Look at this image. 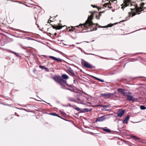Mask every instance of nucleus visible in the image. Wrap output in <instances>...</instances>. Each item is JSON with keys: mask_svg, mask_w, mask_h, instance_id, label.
<instances>
[{"mask_svg": "<svg viewBox=\"0 0 146 146\" xmlns=\"http://www.w3.org/2000/svg\"><path fill=\"white\" fill-rule=\"evenodd\" d=\"M93 17V15L91 14L88 17L85 23L83 24H80L79 25L77 26L76 27H79L80 26H81L82 27V26H83V27H86L87 28L92 27L94 25H98V23H92V19Z\"/></svg>", "mask_w": 146, "mask_h": 146, "instance_id": "nucleus-1", "label": "nucleus"}, {"mask_svg": "<svg viewBox=\"0 0 146 146\" xmlns=\"http://www.w3.org/2000/svg\"><path fill=\"white\" fill-rule=\"evenodd\" d=\"M130 1V0H124L123 1L124 5L123 6L121 7V8L123 9L125 7L130 5L131 6L134 7L133 9L131 8L130 9H131L132 10H134L135 9H137L138 8L137 5L134 3H129ZM136 14H137L136 13H135L133 14L132 15V16H135Z\"/></svg>", "mask_w": 146, "mask_h": 146, "instance_id": "nucleus-2", "label": "nucleus"}, {"mask_svg": "<svg viewBox=\"0 0 146 146\" xmlns=\"http://www.w3.org/2000/svg\"><path fill=\"white\" fill-rule=\"evenodd\" d=\"M88 99V98L84 96L81 95L77 98V100L78 103L83 104H86V103H89L86 102V101H87Z\"/></svg>", "mask_w": 146, "mask_h": 146, "instance_id": "nucleus-3", "label": "nucleus"}, {"mask_svg": "<svg viewBox=\"0 0 146 146\" xmlns=\"http://www.w3.org/2000/svg\"><path fill=\"white\" fill-rule=\"evenodd\" d=\"M116 92H115L113 93L102 94L101 95L102 97H105L108 98H116L115 94H116Z\"/></svg>", "mask_w": 146, "mask_h": 146, "instance_id": "nucleus-4", "label": "nucleus"}, {"mask_svg": "<svg viewBox=\"0 0 146 146\" xmlns=\"http://www.w3.org/2000/svg\"><path fill=\"white\" fill-rule=\"evenodd\" d=\"M82 64L83 65L84 67L86 68L92 69L95 68L94 66H93L91 64L85 61H84L83 62H82Z\"/></svg>", "mask_w": 146, "mask_h": 146, "instance_id": "nucleus-5", "label": "nucleus"}, {"mask_svg": "<svg viewBox=\"0 0 146 146\" xmlns=\"http://www.w3.org/2000/svg\"><path fill=\"white\" fill-rule=\"evenodd\" d=\"M131 94V93L130 92H128V93H127L126 95L127 96V99L129 101H134L135 100V99L133 97V96H132L130 95Z\"/></svg>", "mask_w": 146, "mask_h": 146, "instance_id": "nucleus-6", "label": "nucleus"}, {"mask_svg": "<svg viewBox=\"0 0 146 146\" xmlns=\"http://www.w3.org/2000/svg\"><path fill=\"white\" fill-rule=\"evenodd\" d=\"M66 81L61 78L58 83L61 86V88L63 89L65 88V85L66 84Z\"/></svg>", "mask_w": 146, "mask_h": 146, "instance_id": "nucleus-7", "label": "nucleus"}, {"mask_svg": "<svg viewBox=\"0 0 146 146\" xmlns=\"http://www.w3.org/2000/svg\"><path fill=\"white\" fill-rule=\"evenodd\" d=\"M144 5V3H142L140 4V7H138V8L137 9H136V13L137 14H139L140 13H138L139 12H140L141 11H143L142 10L143 8H144V7H143V6Z\"/></svg>", "mask_w": 146, "mask_h": 146, "instance_id": "nucleus-8", "label": "nucleus"}, {"mask_svg": "<svg viewBox=\"0 0 146 146\" xmlns=\"http://www.w3.org/2000/svg\"><path fill=\"white\" fill-rule=\"evenodd\" d=\"M106 119V118L105 117V116L104 115H103L101 117H97L95 121V122L96 123L97 122L102 121L105 120Z\"/></svg>", "mask_w": 146, "mask_h": 146, "instance_id": "nucleus-9", "label": "nucleus"}, {"mask_svg": "<svg viewBox=\"0 0 146 146\" xmlns=\"http://www.w3.org/2000/svg\"><path fill=\"white\" fill-rule=\"evenodd\" d=\"M117 91L120 94H122L123 96H126L127 93L125 92L124 89L122 88H118L117 90Z\"/></svg>", "mask_w": 146, "mask_h": 146, "instance_id": "nucleus-10", "label": "nucleus"}, {"mask_svg": "<svg viewBox=\"0 0 146 146\" xmlns=\"http://www.w3.org/2000/svg\"><path fill=\"white\" fill-rule=\"evenodd\" d=\"M125 112V110H121L117 112V117H121L124 113Z\"/></svg>", "mask_w": 146, "mask_h": 146, "instance_id": "nucleus-11", "label": "nucleus"}, {"mask_svg": "<svg viewBox=\"0 0 146 146\" xmlns=\"http://www.w3.org/2000/svg\"><path fill=\"white\" fill-rule=\"evenodd\" d=\"M49 57L52 60H55L58 62H61L62 61V60L59 58H56L52 56H49Z\"/></svg>", "mask_w": 146, "mask_h": 146, "instance_id": "nucleus-12", "label": "nucleus"}, {"mask_svg": "<svg viewBox=\"0 0 146 146\" xmlns=\"http://www.w3.org/2000/svg\"><path fill=\"white\" fill-rule=\"evenodd\" d=\"M61 78L60 76H59L53 77V79L56 82L58 83Z\"/></svg>", "mask_w": 146, "mask_h": 146, "instance_id": "nucleus-13", "label": "nucleus"}, {"mask_svg": "<svg viewBox=\"0 0 146 146\" xmlns=\"http://www.w3.org/2000/svg\"><path fill=\"white\" fill-rule=\"evenodd\" d=\"M130 117L129 115H127L125 118V119L123 120V123H126L127 124L128 122Z\"/></svg>", "mask_w": 146, "mask_h": 146, "instance_id": "nucleus-14", "label": "nucleus"}, {"mask_svg": "<svg viewBox=\"0 0 146 146\" xmlns=\"http://www.w3.org/2000/svg\"><path fill=\"white\" fill-rule=\"evenodd\" d=\"M101 129H102L103 131L105 132L110 133L111 132V131L110 129L107 128L106 127L105 128L101 127Z\"/></svg>", "mask_w": 146, "mask_h": 146, "instance_id": "nucleus-15", "label": "nucleus"}, {"mask_svg": "<svg viewBox=\"0 0 146 146\" xmlns=\"http://www.w3.org/2000/svg\"><path fill=\"white\" fill-rule=\"evenodd\" d=\"M62 78L64 80H67L68 78V76L66 74H63L62 75Z\"/></svg>", "mask_w": 146, "mask_h": 146, "instance_id": "nucleus-16", "label": "nucleus"}, {"mask_svg": "<svg viewBox=\"0 0 146 146\" xmlns=\"http://www.w3.org/2000/svg\"><path fill=\"white\" fill-rule=\"evenodd\" d=\"M92 110V109L87 108H85L83 109V111L84 112H88L89 111H90Z\"/></svg>", "mask_w": 146, "mask_h": 146, "instance_id": "nucleus-17", "label": "nucleus"}, {"mask_svg": "<svg viewBox=\"0 0 146 146\" xmlns=\"http://www.w3.org/2000/svg\"><path fill=\"white\" fill-rule=\"evenodd\" d=\"M113 24H108L107 26H106L104 27H100V26H99V27H102V28H106L107 27H112Z\"/></svg>", "mask_w": 146, "mask_h": 146, "instance_id": "nucleus-18", "label": "nucleus"}, {"mask_svg": "<svg viewBox=\"0 0 146 146\" xmlns=\"http://www.w3.org/2000/svg\"><path fill=\"white\" fill-rule=\"evenodd\" d=\"M94 78L95 79L97 80H98L100 82H104V81L103 80L100 79V78H99L97 77L94 76Z\"/></svg>", "mask_w": 146, "mask_h": 146, "instance_id": "nucleus-19", "label": "nucleus"}, {"mask_svg": "<svg viewBox=\"0 0 146 146\" xmlns=\"http://www.w3.org/2000/svg\"><path fill=\"white\" fill-rule=\"evenodd\" d=\"M68 71L71 74L74 72L73 70L70 67L68 68Z\"/></svg>", "mask_w": 146, "mask_h": 146, "instance_id": "nucleus-20", "label": "nucleus"}, {"mask_svg": "<svg viewBox=\"0 0 146 146\" xmlns=\"http://www.w3.org/2000/svg\"><path fill=\"white\" fill-rule=\"evenodd\" d=\"M11 52L12 53L14 54L17 56L18 57H20V55L18 53H16L13 51H11Z\"/></svg>", "mask_w": 146, "mask_h": 146, "instance_id": "nucleus-21", "label": "nucleus"}, {"mask_svg": "<svg viewBox=\"0 0 146 146\" xmlns=\"http://www.w3.org/2000/svg\"><path fill=\"white\" fill-rule=\"evenodd\" d=\"M50 115H54V116H57L58 117H60V116H59L56 113H50Z\"/></svg>", "mask_w": 146, "mask_h": 146, "instance_id": "nucleus-22", "label": "nucleus"}, {"mask_svg": "<svg viewBox=\"0 0 146 146\" xmlns=\"http://www.w3.org/2000/svg\"><path fill=\"white\" fill-rule=\"evenodd\" d=\"M140 108L142 110H144L146 109V107L143 105L141 106L140 107Z\"/></svg>", "mask_w": 146, "mask_h": 146, "instance_id": "nucleus-23", "label": "nucleus"}, {"mask_svg": "<svg viewBox=\"0 0 146 146\" xmlns=\"http://www.w3.org/2000/svg\"><path fill=\"white\" fill-rule=\"evenodd\" d=\"M110 4L109 3H105L104 5V6L105 7H108V8H111V7H110L109 6V5Z\"/></svg>", "mask_w": 146, "mask_h": 146, "instance_id": "nucleus-24", "label": "nucleus"}, {"mask_svg": "<svg viewBox=\"0 0 146 146\" xmlns=\"http://www.w3.org/2000/svg\"><path fill=\"white\" fill-rule=\"evenodd\" d=\"M59 111L60 113H61V114L63 115H66V113L64 111H62V110H60Z\"/></svg>", "mask_w": 146, "mask_h": 146, "instance_id": "nucleus-25", "label": "nucleus"}, {"mask_svg": "<svg viewBox=\"0 0 146 146\" xmlns=\"http://www.w3.org/2000/svg\"><path fill=\"white\" fill-rule=\"evenodd\" d=\"M74 109L77 111H80V109L78 107H76Z\"/></svg>", "mask_w": 146, "mask_h": 146, "instance_id": "nucleus-26", "label": "nucleus"}, {"mask_svg": "<svg viewBox=\"0 0 146 146\" xmlns=\"http://www.w3.org/2000/svg\"><path fill=\"white\" fill-rule=\"evenodd\" d=\"M72 74V76L74 77H76L77 76L75 75V74L74 73V72L71 74Z\"/></svg>", "mask_w": 146, "mask_h": 146, "instance_id": "nucleus-27", "label": "nucleus"}, {"mask_svg": "<svg viewBox=\"0 0 146 146\" xmlns=\"http://www.w3.org/2000/svg\"><path fill=\"white\" fill-rule=\"evenodd\" d=\"M62 28V27L61 26H59L56 27V29H60Z\"/></svg>", "mask_w": 146, "mask_h": 146, "instance_id": "nucleus-28", "label": "nucleus"}, {"mask_svg": "<svg viewBox=\"0 0 146 146\" xmlns=\"http://www.w3.org/2000/svg\"><path fill=\"white\" fill-rule=\"evenodd\" d=\"M84 53L85 54H86V55H90V54H91V55H95V54H92L88 53H86V52H84Z\"/></svg>", "mask_w": 146, "mask_h": 146, "instance_id": "nucleus-29", "label": "nucleus"}, {"mask_svg": "<svg viewBox=\"0 0 146 146\" xmlns=\"http://www.w3.org/2000/svg\"><path fill=\"white\" fill-rule=\"evenodd\" d=\"M132 137H134V139L136 140H137V139H139V138L135 136H132Z\"/></svg>", "mask_w": 146, "mask_h": 146, "instance_id": "nucleus-30", "label": "nucleus"}, {"mask_svg": "<svg viewBox=\"0 0 146 146\" xmlns=\"http://www.w3.org/2000/svg\"><path fill=\"white\" fill-rule=\"evenodd\" d=\"M39 67L41 69H44V68L45 67L42 66L40 65V66H39Z\"/></svg>", "mask_w": 146, "mask_h": 146, "instance_id": "nucleus-31", "label": "nucleus"}, {"mask_svg": "<svg viewBox=\"0 0 146 146\" xmlns=\"http://www.w3.org/2000/svg\"><path fill=\"white\" fill-rule=\"evenodd\" d=\"M63 89H65V90H70L71 91H73V90H72L70 89L69 88H66L65 87V88H63Z\"/></svg>", "mask_w": 146, "mask_h": 146, "instance_id": "nucleus-32", "label": "nucleus"}, {"mask_svg": "<svg viewBox=\"0 0 146 146\" xmlns=\"http://www.w3.org/2000/svg\"><path fill=\"white\" fill-rule=\"evenodd\" d=\"M86 42V43H88L89 42H88V41H84V42H76V44H80L82 42Z\"/></svg>", "mask_w": 146, "mask_h": 146, "instance_id": "nucleus-33", "label": "nucleus"}, {"mask_svg": "<svg viewBox=\"0 0 146 146\" xmlns=\"http://www.w3.org/2000/svg\"><path fill=\"white\" fill-rule=\"evenodd\" d=\"M97 30V27H95V28H93V29H92V30H91V31H96V30Z\"/></svg>", "mask_w": 146, "mask_h": 146, "instance_id": "nucleus-34", "label": "nucleus"}, {"mask_svg": "<svg viewBox=\"0 0 146 146\" xmlns=\"http://www.w3.org/2000/svg\"><path fill=\"white\" fill-rule=\"evenodd\" d=\"M44 69L45 70H46V72H49V70L46 67H45L44 68Z\"/></svg>", "mask_w": 146, "mask_h": 146, "instance_id": "nucleus-35", "label": "nucleus"}, {"mask_svg": "<svg viewBox=\"0 0 146 146\" xmlns=\"http://www.w3.org/2000/svg\"><path fill=\"white\" fill-rule=\"evenodd\" d=\"M66 85L70 87H72V85H68V84H67L66 83Z\"/></svg>", "mask_w": 146, "mask_h": 146, "instance_id": "nucleus-36", "label": "nucleus"}, {"mask_svg": "<svg viewBox=\"0 0 146 146\" xmlns=\"http://www.w3.org/2000/svg\"><path fill=\"white\" fill-rule=\"evenodd\" d=\"M62 106H64V107H67L68 106H70V104H68V105H62Z\"/></svg>", "mask_w": 146, "mask_h": 146, "instance_id": "nucleus-37", "label": "nucleus"}, {"mask_svg": "<svg viewBox=\"0 0 146 146\" xmlns=\"http://www.w3.org/2000/svg\"><path fill=\"white\" fill-rule=\"evenodd\" d=\"M96 19H99L100 18V17L99 16L98 17L97 15L96 16Z\"/></svg>", "mask_w": 146, "mask_h": 146, "instance_id": "nucleus-38", "label": "nucleus"}, {"mask_svg": "<svg viewBox=\"0 0 146 146\" xmlns=\"http://www.w3.org/2000/svg\"><path fill=\"white\" fill-rule=\"evenodd\" d=\"M51 22V20H48L47 23H50Z\"/></svg>", "mask_w": 146, "mask_h": 146, "instance_id": "nucleus-39", "label": "nucleus"}, {"mask_svg": "<svg viewBox=\"0 0 146 146\" xmlns=\"http://www.w3.org/2000/svg\"><path fill=\"white\" fill-rule=\"evenodd\" d=\"M52 27H53V29H56V27H55V26H53Z\"/></svg>", "mask_w": 146, "mask_h": 146, "instance_id": "nucleus-40", "label": "nucleus"}, {"mask_svg": "<svg viewBox=\"0 0 146 146\" xmlns=\"http://www.w3.org/2000/svg\"><path fill=\"white\" fill-rule=\"evenodd\" d=\"M42 56L46 58H47V57L46 55H42Z\"/></svg>", "mask_w": 146, "mask_h": 146, "instance_id": "nucleus-41", "label": "nucleus"}, {"mask_svg": "<svg viewBox=\"0 0 146 146\" xmlns=\"http://www.w3.org/2000/svg\"><path fill=\"white\" fill-rule=\"evenodd\" d=\"M91 6L93 7H97L96 6H93L92 5H91Z\"/></svg>", "mask_w": 146, "mask_h": 146, "instance_id": "nucleus-42", "label": "nucleus"}, {"mask_svg": "<svg viewBox=\"0 0 146 146\" xmlns=\"http://www.w3.org/2000/svg\"><path fill=\"white\" fill-rule=\"evenodd\" d=\"M22 33H27V32H26L25 31H22Z\"/></svg>", "mask_w": 146, "mask_h": 146, "instance_id": "nucleus-43", "label": "nucleus"}, {"mask_svg": "<svg viewBox=\"0 0 146 146\" xmlns=\"http://www.w3.org/2000/svg\"><path fill=\"white\" fill-rule=\"evenodd\" d=\"M76 47L78 49H80V50H82V49L81 48H78L77 47Z\"/></svg>", "mask_w": 146, "mask_h": 146, "instance_id": "nucleus-44", "label": "nucleus"}, {"mask_svg": "<svg viewBox=\"0 0 146 146\" xmlns=\"http://www.w3.org/2000/svg\"><path fill=\"white\" fill-rule=\"evenodd\" d=\"M101 12H100V13H99V16H100L101 15Z\"/></svg>", "mask_w": 146, "mask_h": 146, "instance_id": "nucleus-45", "label": "nucleus"}, {"mask_svg": "<svg viewBox=\"0 0 146 146\" xmlns=\"http://www.w3.org/2000/svg\"><path fill=\"white\" fill-rule=\"evenodd\" d=\"M54 35L56 36V35L57 33H55Z\"/></svg>", "mask_w": 146, "mask_h": 146, "instance_id": "nucleus-46", "label": "nucleus"}, {"mask_svg": "<svg viewBox=\"0 0 146 146\" xmlns=\"http://www.w3.org/2000/svg\"><path fill=\"white\" fill-rule=\"evenodd\" d=\"M101 12V13H104V11H103L101 12Z\"/></svg>", "mask_w": 146, "mask_h": 146, "instance_id": "nucleus-47", "label": "nucleus"}, {"mask_svg": "<svg viewBox=\"0 0 146 146\" xmlns=\"http://www.w3.org/2000/svg\"><path fill=\"white\" fill-rule=\"evenodd\" d=\"M72 46H73L74 47H75V45H73Z\"/></svg>", "mask_w": 146, "mask_h": 146, "instance_id": "nucleus-48", "label": "nucleus"}, {"mask_svg": "<svg viewBox=\"0 0 146 146\" xmlns=\"http://www.w3.org/2000/svg\"><path fill=\"white\" fill-rule=\"evenodd\" d=\"M35 20H36V17H35Z\"/></svg>", "mask_w": 146, "mask_h": 146, "instance_id": "nucleus-49", "label": "nucleus"}, {"mask_svg": "<svg viewBox=\"0 0 146 146\" xmlns=\"http://www.w3.org/2000/svg\"><path fill=\"white\" fill-rule=\"evenodd\" d=\"M114 74V72H113V73H112L111 74Z\"/></svg>", "mask_w": 146, "mask_h": 146, "instance_id": "nucleus-50", "label": "nucleus"}, {"mask_svg": "<svg viewBox=\"0 0 146 146\" xmlns=\"http://www.w3.org/2000/svg\"><path fill=\"white\" fill-rule=\"evenodd\" d=\"M59 52V51L57 50V52Z\"/></svg>", "mask_w": 146, "mask_h": 146, "instance_id": "nucleus-51", "label": "nucleus"}, {"mask_svg": "<svg viewBox=\"0 0 146 146\" xmlns=\"http://www.w3.org/2000/svg\"><path fill=\"white\" fill-rule=\"evenodd\" d=\"M133 7V8L132 9H133V8H134V7L133 6H132Z\"/></svg>", "mask_w": 146, "mask_h": 146, "instance_id": "nucleus-52", "label": "nucleus"}, {"mask_svg": "<svg viewBox=\"0 0 146 146\" xmlns=\"http://www.w3.org/2000/svg\"><path fill=\"white\" fill-rule=\"evenodd\" d=\"M117 23H115L114 24H117Z\"/></svg>", "mask_w": 146, "mask_h": 146, "instance_id": "nucleus-53", "label": "nucleus"}, {"mask_svg": "<svg viewBox=\"0 0 146 146\" xmlns=\"http://www.w3.org/2000/svg\"><path fill=\"white\" fill-rule=\"evenodd\" d=\"M42 101H44V102H45L44 101H43V100H42Z\"/></svg>", "mask_w": 146, "mask_h": 146, "instance_id": "nucleus-54", "label": "nucleus"}, {"mask_svg": "<svg viewBox=\"0 0 146 146\" xmlns=\"http://www.w3.org/2000/svg\"><path fill=\"white\" fill-rule=\"evenodd\" d=\"M75 80H74V82Z\"/></svg>", "mask_w": 146, "mask_h": 146, "instance_id": "nucleus-55", "label": "nucleus"}, {"mask_svg": "<svg viewBox=\"0 0 146 146\" xmlns=\"http://www.w3.org/2000/svg\"><path fill=\"white\" fill-rule=\"evenodd\" d=\"M145 102H146V101H145Z\"/></svg>", "mask_w": 146, "mask_h": 146, "instance_id": "nucleus-56", "label": "nucleus"}]
</instances>
